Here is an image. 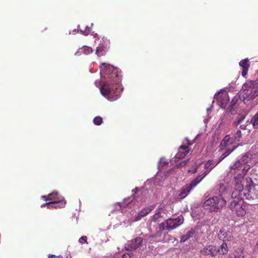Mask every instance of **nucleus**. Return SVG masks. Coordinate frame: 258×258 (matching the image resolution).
<instances>
[{
	"mask_svg": "<svg viewBox=\"0 0 258 258\" xmlns=\"http://www.w3.org/2000/svg\"><path fill=\"white\" fill-rule=\"evenodd\" d=\"M100 68L101 76L106 80L100 88V92L109 100L115 101L120 97V93L117 90L120 83L117 70L105 63H101Z\"/></svg>",
	"mask_w": 258,
	"mask_h": 258,
	"instance_id": "f257e3e1",
	"label": "nucleus"
},
{
	"mask_svg": "<svg viewBox=\"0 0 258 258\" xmlns=\"http://www.w3.org/2000/svg\"><path fill=\"white\" fill-rule=\"evenodd\" d=\"M245 158L243 157L240 160L236 161L230 167V172L234 175L235 188H244L242 182L250 168L249 165L247 164V161H245Z\"/></svg>",
	"mask_w": 258,
	"mask_h": 258,
	"instance_id": "f03ea898",
	"label": "nucleus"
},
{
	"mask_svg": "<svg viewBox=\"0 0 258 258\" xmlns=\"http://www.w3.org/2000/svg\"><path fill=\"white\" fill-rule=\"evenodd\" d=\"M247 194L248 190L245 188H235V190L231 194V197L233 200L230 203L229 208L232 210L233 213L236 214L238 217H242L246 213L243 206L244 200L248 199L247 197Z\"/></svg>",
	"mask_w": 258,
	"mask_h": 258,
	"instance_id": "7ed1b4c3",
	"label": "nucleus"
},
{
	"mask_svg": "<svg viewBox=\"0 0 258 258\" xmlns=\"http://www.w3.org/2000/svg\"><path fill=\"white\" fill-rule=\"evenodd\" d=\"M219 192L223 194L226 190V187L224 184H220L219 188ZM226 200L221 195L219 196L209 198L204 203V206H211L213 208V210L216 211L221 210L225 205Z\"/></svg>",
	"mask_w": 258,
	"mask_h": 258,
	"instance_id": "20e7f679",
	"label": "nucleus"
},
{
	"mask_svg": "<svg viewBox=\"0 0 258 258\" xmlns=\"http://www.w3.org/2000/svg\"><path fill=\"white\" fill-rule=\"evenodd\" d=\"M183 217L180 215L175 218H169L159 225L160 231L164 230L170 231L174 229L183 222Z\"/></svg>",
	"mask_w": 258,
	"mask_h": 258,
	"instance_id": "39448f33",
	"label": "nucleus"
},
{
	"mask_svg": "<svg viewBox=\"0 0 258 258\" xmlns=\"http://www.w3.org/2000/svg\"><path fill=\"white\" fill-rule=\"evenodd\" d=\"M207 174V173L205 172L202 175L198 176L195 178L190 184L186 185L184 187H183L180 193L178 194V198L180 199H182L186 197L190 191L202 181V180L206 176Z\"/></svg>",
	"mask_w": 258,
	"mask_h": 258,
	"instance_id": "423d86ee",
	"label": "nucleus"
},
{
	"mask_svg": "<svg viewBox=\"0 0 258 258\" xmlns=\"http://www.w3.org/2000/svg\"><path fill=\"white\" fill-rule=\"evenodd\" d=\"M218 236L220 239L223 240L224 241H231L233 239L232 230L230 228L227 229L222 228L220 229Z\"/></svg>",
	"mask_w": 258,
	"mask_h": 258,
	"instance_id": "0eeeda50",
	"label": "nucleus"
},
{
	"mask_svg": "<svg viewBox=\"0 0 258 258\" xmlns=\"http://www.w3.org/2000/svg\"><path fill=\"white\" fill-rule=\"evenodd\" d=\"M214 98L222 108H225L229 100L228 94L226 92L218 93L215 95Z\"/></svg>",
	"mask_w": 258,
	"mask_h": 258,
	"instance_id": "6e6552de",
	"label": "nucleus"
},
{
	"mask_svg": "<svg viewBox=\"0 0 258 258\" xmlns=\"http://www.w3.org/2000/svg\"><path fill=\"white\" fill-rule=\"evenodd\" d=\"M200 252L203 255H210L212 257L215 256L217 254L216 246L214 245H206L201 250Z\"/></svg>",
	"mask_w": 258,
	"mask_h": 258,
	"instance_id": "1a4fd4ad",
	"label": "nucleus"
},
{
	"mask_svg": "<svg viewBox=\"0 0 258 258\" xmlns=\"http://www.w3.org/2000/svg\"><path fill=\"white\" fill-rule=\"evenodd\" d=\"M142 241V238L139 237L128 241L127 243L126 249L131 250L137 249L141 245Z\"/></svg>",
	"mask_w": 258,
	"mask_h": 258,
	"instance_id": "9d476101",
	"label": "nucleus"
},
{
	"mask_svg": "<svg viewBox=\"0 0 258 258\" xmlns=\"http://www.w3.org/2000/svg\"><path fill=\"white\" fill-rule=\"evenodd\" d=\"M232 144V142H230V137L229 135H226L221 141L220 144V149L219 151H224V149L231 148L230 146Z\"/></svg>",
	"mask_w": 258,
	"mask_h": 258,
	"instance_id": "9b49d317",
	"label": "nucleus"
},
{
	"mask_svg": "<svg viewBox=\"0 0 258 258\" xmlns=\"http://www.w3.org/2000/svg\"><path fill=\"white\" fill-rule=\"evenodd\" d=\"M50 195H52V197H50V202H57L59 203L60 207H64L66 204V202L64 200L63 197L59 196L57 192H53L50 193Z\"/></svg>",
	"mask_w": 258,
	"mask_h": 258,
	"instance_id": "f8f14e48",
	"label": "nucleus"
},
{
	"mask_svg": "<svg viewBox=\"0 0 258 258\" xmlns=\"http://www.w3.org/2000/svg\"><path fill=\"white\" fill-rule=\"evenodd\" d=\"M242 94L245 100H252L258 96V89L248 90L247 94L246 91H242Z\"/></svg>",
	"mask_w": 258,
	"mask_h": 258,
	"instance_id": "ddd939ff",
	"label": "nucleus"
},
{
	"mask_svg": "<svg viewBox=\"0 0 258 258\" xmlns=\"http://www.w3.org/2000/svg\"><path fill=\"white\" fill-rule=\"evenodd\" d=\"M239 66L242 69V71L241 73V75L242 77H245L248 72L249 68L250 67V64L249 63L248 58H246L243 59H242L239 63Z\"/></svg>",
	"mask_w": 258,
	"mask_h": 258,
	"instance_id": "4468645a",
	"label": "nucleus"
},
{
	"mask_svg": "<svg viewBox=\"0 0 258 258\" xmlns=\"http://www.w3.org/2000/svg\"><path fill=\"white\" fill-rule=\"evenodd\" d=\"M245 116H241L239 118L234 121L236 126L240 124V128L241 130H245L246 126L249 124L248 120L244 121Z\"/></svg>",
	"mask_w": 258,
	"mask_h": 258,
	"instance_id": "2eb2a0df",
	"label": "nucleus"
},
{
	"mask_svg": "<svg viewBox=\"0 0 258 258\" xmlns=\"http://www.w3.org/2000/svg\"><path fill=\"white\" fill-rule=\"evenodd\" d=\"M154 206H151L149 207H146L144 208L143 210L141 211V212L138 214L137 216L136 217V220L139 221L142 218L147 215L149 213H150L153 209H154Z\"/></svg>",
	"mask_w": 258,
	"mask_h": 258,
	"instance_id": "dca6fc26",
	"label": "nucleus"
},
{
	"mask_svg": "<svg viewBox=\"0 0 258 258\" xmlns=\"http://www.w3.org/2000/svg\"><path fill=\"white\" fill-rule=\"evenodd\" d=\"M257 89L251 80H248L245 82L242 87V91H246L247 93L248 90H252Z\"/></svg>",
	"mask_w": 258,
	"mask_h": 258,
	"instance_id": "f3484780",
	"label": "nucleus"
},
{
	"mask_svg": "<svg viewBox=\"0 0 258 258\" xmlns=\"http://www.w3.org/2000/svg\"><path fill=\"white\" fill-rule=\"evenodd\" d=\"M234 148H228L227 149H224V151H221L223 152L221 156L219 157L218 161L216 162V165H218L223 160H224L227 156H228L233 150Z\"/></svg>",
	"mask_w": 258,
	"mask_h": 258,
	"instance_id": "a211bd4d",
	"label": "nucleus"
},
{
	"mask_svg": "<svg viewBox=\"0 0 258 258\" xmlns=\"http://www.w3.org/2000/svg\"><path fill=\"white\" fill-rule=\"evenodd\" d=\"M106 46L104 45L103 44L100 43L99 46L97 47L96 50V54L98 56H101L104 55L106 53V48L108 44H105Z\"/></svg>",
	"mask_w": 258,
	"mask_h": 258,
	"instance_id": "6ab92c4d",
	"label": "nucleus"
},
{
	"mask_svg": "<svg viewBox=\"0 0 258 258\" xmlns=\"http://www.w3.org/2000/svg\"><path fill=\"white\" fill-rule=\"evenodd\" d=\"M217 253H219L220 254L224 255L227 254L228 251V249L226 243L223 242L219 248L217 249Z\"/></svg>",
	"mask_w": 258,
	"mask_h": 258,
	"instance_id": "aec40b11",
	"label": "nucleus"
},
{
	"mask_svg": "<svg viewBox=\"0 0 258 258\" xmlns=\"http://www.w3.org/2000/svg\"><path fill=\"white\" fill-rule=\"evenodd\" d=\"M216 162H215L214 160H209L205 163L204 167L205 169H209V171H211L214 167L217 165H216Z\"/></svg>",
	"mask_w": 258,
	"mask_h": 258,
	"instance_id": "412c9836",
	"label": "nucleus"
},
{
	"mask_svg": "<svg viewBox=\"0 0 258 258\" xmlns=\"http://www.w3.org/2000/svg\"><path fill=\"white\" fill-rule=\"evenodd\" d=\"M78 29H80L81 33L85 35H88L91 32V28L87 26H79Z\"/></svg>",
	"mask_w": 258,
	"mask_h": 258,
	"instance_id": "4be33fe9",
	"label": "nucleus"
},
{
	"mask_svg": "<svg viewBox=\"0 0 258 258\" xmlns=\"http://www.w3.org/2000/svg\"><path fill=\"white\" fill-rule=\"evenodd\" d=\"M194 233L192 231H188L186 234L182 235L180 239V241L184 242L189 238L193 236Z\"/></svg>",
	"mask_w": 258,
	"mask_h": 258,
	"instance_id": "5701e85b",
	"label": "nucleus"
},
{
	"mask_svg": "<svg viewBox=\"0 0 258 258\" xmlns=\"http://www.w3.org/2000/svg\"><path fill=\"white\" fill-rule=\"evenodd\" d=\"M250 123L255 128L258 127V112L252 117Z\"/></svg>",
	"mask_w": 258,
	"mask_h": 258,
	"instance_id": "b1692460",
	"label": "nucleus"
},
{
	"mask_svg": "<svg viewBox=\"0 0 258 258\" xmlns=\"http://www.w3.org/2000/svg\"><path fill=\"white\" fill-rule=\"evenodd\" d=\"M49 203H50V204H51V205L49 207V209H53V208H63L64 207H60L59 206H60V205L59 204V203L57 202H49Z\"/></svg>",
	"mask_w": 258,
	"mask_h": 258,
	"instance_id": "393cba45",
	"label": "nucleus"
},
{
	"mask_svg": "<svg viewBox=\"0 0 258 258\" xmlns=\"http://www.w3.org/2000/svg\"><path fill=\"white\" fill-rule=\"evenodd\" d=\"M103 119L102 117L99 116H96L93 119V123L96 125H100L102 124Z\"/></svg>",
	"mask_w": 258,
	"mask_h": 258,
	"instance_id": "a878e982",
	"label": "nucleus"
},
{
	"mask_svg": "<svg viewBox=\"0 0 258 258\" xmlns=\"http://www.w3.org/2000/svg\"><path fill=\"white\" fill-rule=\"evenodd\" d=\"M188 153V151H186V152H181L180 151L176 154L175 157L177 158H184L187 154Z\"/></svg>",
	"mask_w": 258,
	"mask_h": 258,
	"instance_id": "bb28decb",
	"label": "nucleus"
},
{
	"mask_svg": "<svg viewBox=\"0 0 258 258\" xmlns=\"http://www.w3.org/2000/svg\"><path fill=\"white\" fill-rule=\"evenodd\" d=\"M81 50L85 54H88L92 52V48L88 46H84Z\"/></svg>",
	"mask_w": 258,
	"mask_h": 258,
	"instance_id": "cd10ccee",
	"label": "nucleus"
},
{
	"mask_svg": "<svg viewBox=\"0 0 258 258\" xmlns=\"http://www.w3.org/2000/svg\"><path fill=\"white\" fill-rule=\"evenodd\" d=\"M241 132L240 130L237 131L236 133L235 134V141H240L241 138Z\"/></svg>",
	"mask_w": 258,
	"mask_h": 258,
	"instance_id": "c85d7f7f",
	"label": "nucleus"
},
{
	"mask_svg": "<svg viewBox=\"0 0 258 258\" xmlns=\"http://www.w3.org/2000/svg\"><path fill=\"white\" fill-rule=\"evenodd\" d=\"M188 146L181 145V146L179 147V150H182L183 152H186V151H188L189 152V146L191 145V143H188Z\"/></svg>",
	"mask_w": 258,
	"mask_h": 258,
	"instance_id": "c756f323",
	"label": "nucleus"
},
{
	"mask_svg": "<svg viewBox=\"0 0 258 258\" xmlns=\"http://www.w3.org/2000/svg\"><path fill=\"white\" fill-rule=\"evenodd\" d=\"M87 237L85 236H82L81 238H80L79 241L81 243H84L85 242H87Z\"/></svg>",
	"mask_w": 258,
	"mask_h": 258,
	"instance_id": "7c9ffc66",
	"label": "nucleus"
},
{
	"mask_svg": "<svg viewBox=\"0 0 258 258\" xmlns=\"http://www.w3.org/2000/svg\"><path fill=\"white\" fill-rule=\"evenodd\" d=\"M198 166L196 165V166L194 168L188 169V172L192 173V174L195 173L197 172V171L198 170Z\"/></svg>",
	"mask_w": 258,
	"mask_h": 258,
	"instance_id": "2f4dec72",
	"label": "nucleus"
},
{
	"mask_svg": "<svg viewBox=\"0 0 258 258\" xmlns=\"http://www.w3.org/2000/svg\"><path fill=\"white\" fill-rule=\"evenodd\" d=\"M52 197V195L48 194L47 196H42L41 198L44 199L45 201H50V197Z\"/></svg>",
	"mask_w": 258,
	"mask_h": 258,
	"instance_id": "473e14b6",
	"label": "nucleus"
},
{
	"mask_svg": "<svg viewBox=\"0 0 258 258\" xmlns=\"http://www.w3.org/2000/svg\"><path fill=\"white\" fill-rule=\"evenodd\" d=\"M189 160H185V161H183L181 162H180L179 163V165H180V166H184L186 165V164L187 163V162H188Z\"/></svg>",
	"mask_w": 258,
	"mask_h": 258,
	"instance_id": "72a5a7b5",
	"label": "nucleus"
},
{
	"mask_svg": "<svg viewBox=\"0 0 258 258\" xmlns=\"http://www.w3.org/2000/svg\"><path fill=\"white\" fill-rule=\"evenodd\" d=\"M50 204V203H49V202L48 203H46L45 204H43L41 205V207L43 208V207L46 206L47 207V208L49 209V207L51 205V204Z\"/></svg>",
	"mask_w": 258,
	"mask_h": 258,
	"instance_id": "f704fd0d",
	"label": "nucleus"
},
{
	"mask_svg": "<svg viewBox=\"0 0 258 258\" xmlns=\"http://www.w3.org/2000/svg\"><path fill=\"white\" fill-rule=\"evenodd\" d=\"M256 88H258V78L255 81H252Z\"/></svg>",
	"mask_w": 258,
	"mask_h": 258,
	"instance_id": "c9c22d12",
	"label": "nucleus"
},
{
	"mask_svg": "<svg viewBox=\"0 0 258 258\" xmlns=\"http://www.w3.org/2000/svg\"><path fill=\"white\" fill-rule=\"evenodd\" d=\"M139 190V189L138 187H136L135 189L132 190V192L133 193V195L136 194L138 191Z\"/></svg>",
	"mask_w": 258,
	"mask_h": 258,
	"instance_id": "e433bc0d",
	"label": "nucleus"
},
{
	"mask_svg": "<svg viewBox=\"0 0 258 258\" xmlns=\"http://www.w3.org/2000/svg\"><path fill=\"white\" fill-rule=\"evenodd\" d=\"M237 99L236 100L233 99L231 102V106H233L236 103Z\"/></svg>",
	"mask_w": 258,
	"mask_h": 258,
	"instance_id": "4c0bfd02",
	"label": "nucleus"
},
{
	"mask_svg": "<svg viewBox=\"0 0 258 258\" xmlns=\"http://www.w3.org/2000/svg\"><path fill=\"white\" fill-rule=\"evenodd\" d=\"M48 258H61V257H60L58 256H56L55 255H51L49 256Z\"/></svg>",
	"mask_w": 258,
	"mask_h": 258,
	"instance_id": "58836bf2",
	"label": "nucleus"
},
{
	"mask_svg": "<svg viewBox=\"0 0 258 258\" xmlns=\"http://www.w3.org/2000/svg\"><path fill=\"white\" fill-rule=\"evenodd\" d=\"M159 214H160L159 212H158V213H156V214L154 215V217H156V218H158V216H159Z\"/></svg>",
	"mask_w": 258,
	"mask_h": 258,
	"instance_id": "ea45409f",
	"label": "nucleus"
},
{
	"mask_svg": "<svg viewBox=\"0 0 258 258\" xmlns=\"http://www.w3.org/2000/svg\"><path fill=\"white\" fill-rule=\"evenodd\" d=\"M106 43H109V41H108V40H106Z\"/></svg>",
	"mask_w": 258,
	"mask_h": 258,
	"instance_id": "a19ab883",
	"label": "nucleus"
},
{
	"mask_svg": "<svg viewBox=\"0 0 258 258\" xmlns=\"http://www.w3.org/2000/svg\"><path fill=\"white\" fill-rule=\"evenodd\" d=\"M162 159H161V160H160V163H162Z\"/></svg>",
	"mask_w": 258,
	"mask_h": 258,
	"instance_id": "79ce46f5",
	"label": "nucleus"
},
{
	"mask_svg": "<svg viewBox=\"0 0 258 258\" xmlns=\"http://www.w3.org/2000/svg\"><path fill=\"white\" fill-rule=\"evenodd\" d=\"M257 245H258V242L257 243Z\"/></svg>",
	"mask_w": 258,
	"mask_h": 258,
	"instance_id": "37998d69",
	"label": "nucleus"
}]
</instances>
